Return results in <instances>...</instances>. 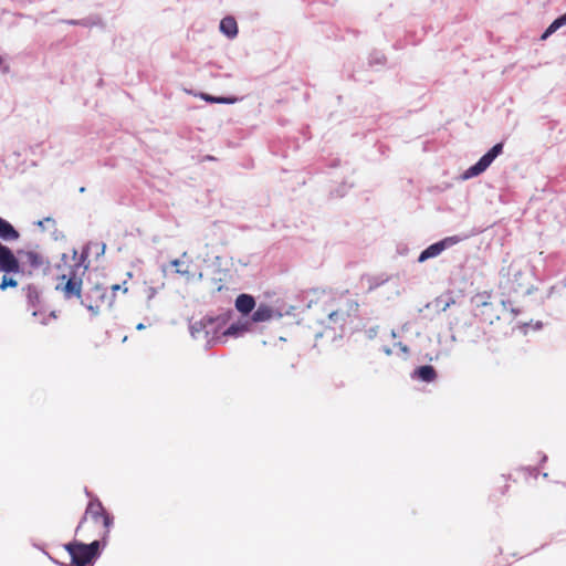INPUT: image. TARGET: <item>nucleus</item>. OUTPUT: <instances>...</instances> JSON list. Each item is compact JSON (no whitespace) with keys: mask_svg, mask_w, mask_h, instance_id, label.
Instances as JSON below:
<instances>
[{"mask_svg":"<svg viewBox=\"0 0 566 566\" xmlns=\"http://www.w3.org/2000/svg\"><path fill=\"white\" fill-rule=\"evenodd\" d=\"M85 191V188L84 187H81L80 188V192H84Z\"/></svg>","mask_w":566,"mask_h":566,"instance_id":"nucleus-51","label":"nucleus"},{"mask_svg":"<svg viewBox=\"0 0 566 566\" xmlns=\"http://www.w3.org/2000/svg\"><path fill=\"white\" fill-rule=\"evenodd\" d=\"M391 337H392V338H396V337H397V333H396V331H394V329L391 331Z\"/></svg>","mask_w":566,"mask_h":566,"instance_id":"nucleus-45","label":"nucleus"},{"mask_svg":"<svg viewBox=\"0 0 566 566\" xmlns=\"http://www.w3.org/2000/svg\"><path fill=\"white\" fill-rule=\"evenodd\" d=\"M28 310L31 311V315L36 318L42 325H46L51 318H56L55 312L52 311L49 315H45V306L42 301L41 291L34 284H28L24 287Z\"/></svg>","mask_w":566,"mask_h":566,"instance_id":"nucleus-3","label":"nucleus"},{"mask_svg":"<svg viewBox=\"0 0 566 566\" xmlns=\"http://www.w3.org/2000/svg\"><path fill=\"white\" fill-rule=\"evenodd\" d=\"M234 304L237 311L240 312L243 316H247L253 313L255 307V298L250 294L242 293L237 296Z\"/></svg>","mask_w":566,"mask_h":566,"instance_id":"nucleus-10","label":"nucleus"},{"mask_svg":"<svg viewBox=\"0 0 566 566\" xmlns=\"http://www.w3.org/2000/svg\"><path fill=\"white\" fill-rule=\"evenodd\" d=\"M81 304L88 311L91 312L92 316H97L98 313H99V305L102 303H85V302H81Z\"/></svg>","mask_w":566,"mask_h":566,"instance_id":"nucleus-27","label":"nucleus"},{"mask_svg":"<svg viewBox=\"0 0 566 566\" xmlns=\"http://www.w3.org/2000/svg\"><path fill=\"white\" fill-rule=\"evenodd\" d=\"M566 286V276L560 284L553 285L549 290L548 296H551L556 290L560 291L562 287Z\"/></svg>","mask_w":566,"mask_h":566,"instance_id":"nucleus-33","label":"nucleus"},{"mask_svg":"<svg viewBox=\"0 0 566 566\" xmlns=\"http://www.w3.org/2000/svg\"><path fill=\"white\" fill-rule=\"evenodd\" d=\"M249 326H250V324L248 322L232 323L230 326L224 327V331L222 332V334H223L224 338L228 336L237 338V337L242 336L245 332H248Z\"/></svg>","mask_w":566,"mask_h":566,"instance_id":"nucleus-16","label":"nucleus"},{"mask_svg":"<svg viewBox=\"0 0 566 566\" xmlns=\"http://www.w3.org/2000/svg\"><path fill=\"white\" fill-rule=\"evenodd\" d=\"M86 516H87V514H86V512H85V513H84V515L82 516V518L80 520V522H78V524H77L76 528H75V533H76V534H77V533H78V531L81 530L82 525L85 523V521H86Z\"/></svg>","mask_w":566,"mask_h":566,"instance_id":"nucleus-36","label":"nucleus"},{"mask_svg":"<svg viewBox=\"0 0 566 566\" xmlns=\"http://www.w3.org/2000/svg\"><path fill=\"white\" fill-rule=\"evenodd\" d=\"M145 328H146V326H145L143 323H139V324H137V326H136V329H138V331H143V329H145Z\"/></svg>","mask_w":566,"mask_h":566,"instance_id":"nucleus-44","label":"nucleus"},{"mask_svg":"<svg viewBox=\"0 0 566 566\" xmlns=\"http://www.w3.org/2000/svg\"><path fill=\"white\" fill-rule=\"evenodd\" d=\"M201 99L206 101L210 104H226V105H232L235 104L239 101V97L237 96H214L210 95L208 93H200L198 95Z\"/></svg>","mask_w":566,"mask_h":566,"instance_id":"nucleus-15","label":"nucleus"},{"mask_svg":"<svg viewBox=\"0 0 566 566\" xmlns=\"http://www.w3.org/2000/svg\"><path fill=\"white\" fill-rule=\"evenodd\" d=\"M531 292H532L531 287H527V289L525 290V294H531Z\"/></svg>","mask_w":566,"mask_h":566,"instance_id":"nucleus-47","label":"nucleus"},{"mask_svg":"<svg viewBox=\"0 0 566 566\" xmlns=\"http://www.w3.org/2000/svg\"><path fill=\"white\" fill-rule=\"evenodd\" d=\"M232 311L229 310L220 315L211 316L206 315L205 322H206V346L211 347L218 343L223 342V334L224 327L229 323V321L232 317Z\"/></svg>","mask_w":566,"mask_h":566,"instance_id":"nucleus-2","label":"nucleus"},{"mask_svg":"<svg viewBox=\"0 0 566 566\" xmlns=\"http://www.w3.org/2000/svg\"><path fill=\"white\" fill-rule=\"evenodd\" d=\"M514 280L517 281L520 277L523 276V273L521 271H517L516 273H514Z\"/></svg>","mask_w":566,"mask_h":566,"instance_id":"nucleus-41","label":"nucleus"},{"mask_svg":"<svg viewBox=\"0 0 566 566\" xmlns=\"http://www.w3.org/2000/svg\"><path fill=\"white\" fill-rule=\"evenodd\" d=\"M566 25V15L562 14L557 17L542 33L541 40H546L549 38L553 33H555L558 29Z\"/></svg>","mask_w":566,"mask_h":566,"instance_id":"nucleus-18","label":"nucleus"},{"mask_svg":"<svg viewBox=\"0 0 566 566\" xmlns=\"http://www.w3.org/2000/svg\"><path fill=\"white\" fill-rule=\"evenodd\" d=\"M382 352L387 355V356H390L392 354V350L390 347L388 346H384L382 347Z\"/></svg>","mask_w":566,"mask_h":566,"instance_id":"nucleus-39","label":"nucleus"},{"mask_svg":"<svg viewBox=\"0 0 566 566\" xmlns=\"http://www.w3.org/2000/svg\"><path fill=\"white\" fill-rule=\"evenodd\" d=\"M387 59L385 56V54L379 51V50H373L370 53H369V56H368V65L369 66H376V65H385Z\"/></svg>","mask_w":566,"mask_h":566,"instance_id":"nucleus-24","label":"nucleus"},{"mask_svg":"<svg viewBox=\"0 0 566 566\" xmlns=\"http://www.w3.org/2000/svg\"><path fill=\"white\" fill-rule=\"evenodd\" d=\"M220 32L228 39H234L238 35V23L231 15L221 19L219 24Z\"/></svg>","mask_w":566,"mask_h":566,"instance_id":"nucleus-13","label":"nucleus"},{"mask_svg":"<svg viewBox=\"0 0 566 566\" xmlns=\"http://www.w3.org/2000/svg\"><path fill=\"white\" fill-rule=\"evenodd\" d=\"M88 255H90V244H86V245L83 247L82 252L78 255V259L70 268V270H72L74 272H77V273H78L81 268H83L84 270H87V268H88V262H87Z\"/></svg>","mask_w":566,"mask_h":566,"instance_id":"nucleus-19","label":"nucleus"},{"mask_svg":"<svg viewBox=\"0 0 566 566\" xmlns=\"http://www.w3.org/2000/svg\"><path fill=\"white\" fill-rule=\"evenodd\" d=\"M19 238V231L8 220L0 217V239L3 241H14Z\"/></svg>","mask_w":566,"mask_h":566,"instance_id":"nucleus-14","label":"nucleus"},{"mask_svg":"<svg viewBox=\"0 0 566 566\" xmlns=\"http://www.w3.org/2000/svg\"><path fill=\"white\" fill-rule=\"evenodd\" d=\"M45 555L49 556V558L56 565H60V566H64L62 563H60L59 560H56L55 558H53L52 556H50L46 552H45Z\"/></svg>","mask_w":566,"mask_h":566,"instance_id":"nucleus-40","label":"nucleus"},{"mask_svg":"<svg viewBox=\"0 0 566 566\" xmlns=\"http://www.w3.org/2000/svg\"><path fill=\"white\" fill-rule=\"evenodd\" d=\"M45 222H50L52 224H55V220L53 218H51V217H45L44 219L36 221L35 224L39 228H41L42 230H44V223Z\"/></svg>","mask_w":566,"mask_h":566,"instance_id":"nucleus-32","label":"nucleus"},{"mask_svg":"<svg viewBox=\"0 0 566 566\" xmlns=\"http://www.w3.org/2000/svg\"><path fill=\"white\" fill-rule=\"evenodd\" d=\"M170 264H171V266L176 268V273H178L180 275H187L188 274V270H181L180 269L181 261L179 259H174L170 262Z\"/></svg>","mask_w":566,"mask_h":566,"instance_id":"nucleus-30","label":"nucleus"},{"mask_svg":"<svg viewBox=\"0 0 566 566\" xmlns=\"http://www.w3.org/2000/svg\"><path fill=\"white\" fill-rule=\"evenodd\" d=\"M107 295V290L103 285L96 284L91 287L90 291L82 293V298L80 302L85 303H104Z\"/></svg>","mask_w":566,"mask_h":566,"instance_id":"nucleus-9","label":"nucleus"},{"mask_svg":"<svg viewBox=\"0 0 566 566\" xmlns=\"http://www.w3.org/2000/svg\"><path fill=\"white\" fill-rule=\"evenodd\" d=\"M478 232H472L470 234H455L446 237L429 247H427L424 250H422L418 256V262L423 263L429 259H433L438 255H440L444 250L469 239L471 235L476 234Z\"/></svg>","mask_w":566,"mask_h":566,"instance_id":"nucleus-5","label":"nucleus"},{"mask_svg":"<svg viewBox=\"0 0 566 566\" xmlns=\"http://www.w3.org/2000/svg\"><path fill=\"white\" fill-rule=\"evenodd\" d=\"M206 322L205 316L199 321L192 322L189 325L190 334L193 338L200 339L203 338L206 340Z\"/></svg>","mask_w":566,"mask_h":566,"instance_id":"nucleus-17","label":"nucleus"},{"mask_svg":"<svg viewBox=\"0 0 566 566\" xmlns=\"http://www.w3.org/2000/svg\"><path fill=\"white\" fill-rule=\"evenodd\" d=\"M564 15H566V12L564 13Z\"/></svg>","mask_w":566,"mask_h":566,"instance_id":"nucleus-54","label":"nucleus"},{"mask_svg":"<svg viewBox=\"0 0 566 566\" xmlns=\"http://www.w3.org/2000/svg\"><path fill=\"white\" fill-rule=\"evenodd\" d=\"M339 307L344 308L345 316L349 319L358 316V303L355 300L346 298Z\"/></svg>","mask_w":566,"mask_h":566,"instance_id":"nucleus-22","label":"nucleus"},{"mask_svg":"<svg viewBox=\"0 0 566 566\" xmlns=\"http://www.w3.org/2000/svg\"><path fill=\"white\" fill-rule=\"evenodd\" d=\"M365 334L368 339H374L378 334V326H371L365 331Z\"/></svg>","mask_w":566,"mask_h":566,"instance_id":"nucleus-31","label":"nucleus"},{"mask_svg":"<svg viewBox=\"0 0 566 566\" xmlns=\"http://www.w3.org/2000/svg\"><path fill=\"white\" fill-rule=\"evenodd\" d=\"M504 143L500 142L493 145L482 157L461 175L462 180H469L471 178L480 176L484 172L492 163L503 153Z\"/></svg>","mask_w":566,"mask_h":566,"instance_id":"nucleus-4","label":"nucleus"},{"mask_svg":"<svg viewBox=\"0 0 566 566\" xmlns=\"http://www.w3.org/2000/svg\"><path fill=\"white\" fill-rule=\"evenodd\" d=\"M543 327V323L542 322H536V324L534 325V328L535 329H541Z\"/></svg>","mask_w":566,"mask_h":566,"instance_id":"nucleus-43","label":"nucleus"},{"mask_svg":"<svg viewBox=\"0 0 566 566\" xmlns=\"http://www.w3.org/2000/svg\"><path fill=\"white\" fill-rule=\"evenodd\" d=\"M533 472H534V474L536 475V473H537L536 468H533Z\"/></svg>","mask_w":566,"mask_h":566,"instance_id":"nucleus-53","label":"nucleus"},{"mask_svg":"<svg viewBox=\"0 0 566 566\" xmlns=\"http://www.w3.org/2000/svg\"><path fill=\"white\" fill-rule=\"evenodd\" d=\"M102 520H103V525L105 527V531H104L101 539H98V541L106 547V545L108 543V538H109L111 527L114 524V517L108 512H106L102 516Z\"/></svg>","mask_w":566,"mask_h":566,"instance_id":"nucleus-23","label":"nucleus"},{"mask_svg":"<svg viewBox=\"0 0 566 566\" xmlns=\"http://www.w3.org/2000/svg\"><path fill=\"white\" fill-rule=\"evenodd\" d=\"M411 379L422 382H431L438 377L437 370L431 365H422L413 369L410 374Z\"/></svg>","mask_w":566,"mask_h":566,"instance_id":"nucleus-8","label":"nucleus"},{"mask_svg":"<svg viewBox=\"0 0 566 566\" xmlns=\"http://www.w3.org/2000/svg\"><path fill=\"white\" fill-rule=\"evenodd\" d=\"M328 322L331 324V327L335 329L338 327L342 332V334L346 333V324L348 322V318L345 316V312L343 307H338L337 310H333L328 313Z\"/></svg>","mask_w":566,"mask_h":566,"instance_id":"nucleus-12","label":"nucleus"},{"mask_svg":"<svg viewBox=\"0 0 566 566\" xmlns=\"http://www.w3.org/2000/svg\"><path fill=\"white\" fill-rule=\"evenodd\" d=\"M530 326H531V323H525L523 327L526 329Z\"/></svg>","mask_w":566,"mask_h":566,"instance_id":"nucleus-49","label":"nucleus"},{"mask_svg":"<svg viewBox=\"0 0 566 566\" xmlns=\"http://www.w3.org/2000/svg\"><path fill=\"white\" fill-rule=\"evenodd\" d=\"M112 290H113V294L116 292V291H119L120 290V285L119 284H114L112 286Z\"/></svg>","mask_w":566,"mask_h":566,"instance_id":"nucleus-42","label":"nucleus"},{"mask_svg":"<svg viewBox=\"0 0 566 566\" xmlns=\"http://www.w3.org/2000/svg\"><path fill=\"white\" fill-rule=\"evenodd\" d=\"M349 80H355V76L353 73H349L348 76H347Z\"/></svg>","mask_w":566,"mask_h":566,"instance_id":"nucleus-46","label":"nucleus"},{"mask_svg":"<svg viewBox=\"0 0 566 566\" xmlns=\"http://www.w3.org/2000/svg\"><path fill=\"white\" fill-rule=\"evenodd\" d=\"M283 314L281 312L274 311L272 307L265 304H261L253 313H252V322L261 323L269 321L272 317H282Z\"/></svg>","mask_w":566,"mask_h":566,"instance_id":"nucleus-11","label":"nucleus"},{"mask_svg":"<svg viewBox=\"0 0 566 566\" xmlns=\"http://www.w3.org/2000/svg\"><path fill=\"white\" fill-rule=\"evenodd\" d=\"M17 253L18 255L24 254L27 256L29 264L33 269H39L40 266L43 265V256L38 252L18 250Z\"/></svg>","mask_w":566,"mask_h":566,"instance_id":"nucleus-21","label":"nucleus"},{"mask_svg":"<svg viewBox=\"0 0 566 566\" xmlns=\"http://www.w3.org/2000/svg\"><path fill=\"white\" fill-rule=\"evenodd\" d=\"M105 248H106V247H105V244H102V248H101V253H104V251H105Z\"/></svg>","mask_w":566,"mask_h":566,"instance_id":"nucleus-48","label":"nucleus"},{"mask_svg":"<svg viewBox=\"0 0 566 566\" xmlns=\"http://www.w3.org/2000/svg\"><path fill=\"white\" fill-rule=\"evenodd\" d=\"M61 280H66V282L62 284H57L55 286L56 291H61L63 293L64 300L69 301L72 298H82V276L72 270H69L67 274H63Z\"/></svg>","mask_w":566,"mask_h":566,"instance_id":"nucleus-6","label":"nucleus"},{"mask_svg":"<svg viewBox=\"0 0 566 566\" xmlns=\"http://www.w3.org/2000/svg\"><path fill=\"white\" fill-rule=\"evenodd\" d=\"M76 255H77V251H76V250H74V251H73V256H74V258H76Z\"/></svg>","mask_w":566,"mask_h":566,"instance_id":"nucleus-50","label":"nucleus"},{"mask_svg":"<svg viewBox=\"0 0 566 566\" xmlns=\"http://www.w3.org/2000/svg\"><path fill=\"white\" fill-rule=\"evenodd\" d=\"M63 22L69 24V25H78L80 24L78 19L63 20Z\"/></svg>","mask_w":566,"mask_h":566,"instance_id":"nucleus-38","label":"nucleus"},{"mask_svg":"<svg viewBox=\"0 0 566 566\" xmlns=\"http://www.w3.org/2000/svg\"><path fill=\"white\" fill-rule=\"evenodd\" d=\"M449 306V303H446L444 307H443V311H446V308Z\"/></svg>","mask_w":566,"mask_h":566,"instance_id":"nucleus-52","label":"nucleus"},{"mask_svg":"<svg viewBox=\"0 0 566 566\" xmlns=\"http://www.w3.org/2000/svg\"><path fill=\"white\" fill-rule=\"evenodd\" d=\"M18 281L11 276H8V274L3 273V276L1 279L0 283V290L6 291L8 287H17Z\"/></svg>","mask_w":566,"mask_h":566,"instance_id":"nucleus-26","label":"nucleus"},{"mask_svg":"<svg viewBox=\"0 0 566 566\" xmlns=\"http://www.w3.org/2000/svg\"><path fill=\"white\" fill-rule=\"evenodd\" d=\"M78 22H80L78 25L90 28V27L96 25L98 23V19L88 17V18L78 19Z\"/></svg>","mask_w":566,"mask_h":566,"instance_id":"nucleus-28","label":"nucleus"},{"mask_svg":"<svg viewBox=\"0 0 566 566\" xmlns=\"http://www.w3.org/2000/svg\"><path fill=\"white\" fill-rule=\"evenodd\" d=\"M156 294H157L156 287L150 286L147 289V298L148 300L154 298Z\"/></svg>","mask_w":566,"mask_h":566,"instance_id":"nucleus-35","label":"nucleus"},{"mask_svg":"<svg viewBox=\"0 0 566 566\" xmlns=\"http://www.w3.org/2000/svg\"><path fill=\"white\" fill-rule=\"evenodd\" d=\"M502 305L505 310H510L514 316L521 313V310L513 307L511 300H502Z\"/></svg>","mask_w":566,"mask_h":566,"instance_id":"nucleus-29","label":"nucleus"},{"mask_svg":"<svg viewBox=\"0 0 566 566\" xmlns=\"http://www.w3.org/2000/svg\"><path fill=\"white\" fill-rule=\"evenodd\" d=\"M22 272V266L14 252L0 241V273L17 274Z\"/></svg>","mask_w":566,"mask_h":566,"instance_id":"nucleus-7","label":"nucleus"},{"mask_svg":"<svg viewBox=\"0 0 566 566\" xmlns=\"http://www.w3.org/2000/svg\"><path fill=\"white\" fill-rule=\"evenodd\" d=\"M339 165H340V160H339L338 158H334V159H332V160L329 161V164H328V166H329L331 168H336V167H338Z\"/></svg>","mask_w":566,"mask_h":566,"instance_id":"nucleus-37","label":"nucleus"},{"mask_svg":"<svg viewBox=\"0 0 566 566\" xmlns=\"http://www.w3.org/2000/svg\"><path fill=\"white\" fill-rule=\"evenodd\" d=\"M353 187V184L342 182L338 187L331 190V197L343 198L348 190Z\"/></svg>","mask_w":566,"mask_h":566,"instance_id":"nucleus-25","label":"nucleus"},{"mask_svg":"<svg viewBox=\"0 0 566 566\" xmlns=\"http://www.w3.org/2000/svg\"><path fill=\"white\" fill-rule=\"evenodd\" d=\"M396 347L399 348V350L405 354V355H409L410 354V349L407 345H405L403 343L401 342H398L395 344Z\"/></svg>","mask_w":566,"mask_h":566,"instance_id":"nucleus-34","label":"nucleus"},{"mask_svg":"<svg viewBox=\"0 0 566 566\" xmlns=\"http://www.w3.org/2000/svg\"><path fill=\"white\" fill-rule=\"evenodd\" d=\"M107 511L104 509L102 502L98 499L88 503L86 509V514H91L92 518L97 521L102 517Z\"/></svg>","mask_w":566,"mask_h":566,"instance_id":"nucleus-20","label":"nucleus"},{"mask_svg":"<svg viewBox=\"0 0 566 566\" xmlns=\"http://www.w3.org/2000/svg\"><path fill=\"white\" fill-rule=\"evenodd\" d=\"M104 548L105 546L97 539L88 544L74 539L64 545V549L71 556L70 566H93Z\"/></svg>","mask_w":566,"mask_h":566,"instance_id":"nucleus-1","label":"nucleus"}]
</instances>
